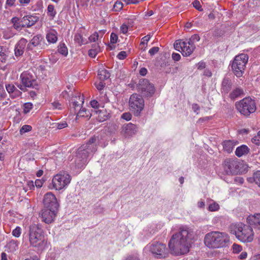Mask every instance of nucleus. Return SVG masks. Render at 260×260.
<instances>
[{"instance_id":"obj_34","label":"nucleus","mask_w":260,"mask_h":260,"mask_svg":"<svg viewBox=\"0 0 260 260\" xmlns=\"http://www.w3.org/2000/svg\"><path fill=\"white\" fill-rule=\"evenodd\" d=\"M74 41L79 46H81L82 45L85 44L87 43L86 40L84 39V38L80 33H77L75 35Z\"/></svg>"},{"instance_id":"obj_27","label":"nucleus","mask_w":260,"mask_h":260,"mask_svg":"<svg viewBox=\"0 0 260 260\" xmlns=\"http://www.w3.org/2000/svg\"><path fill=\"white\" fill-rule=\"evenodd\" d=\"M244 94V91L240 87H237L230 93L229 96L232 100H235L237 98Z\"/></svg>"},{"instance_id":"obj_56","label":"nucleus","mask_w":260,"mask_h":260,"mask_svg":"<svg viewBox=\"0 0 260 260\" xmlns=\"http://www.w3.org/2000/svg\"><path fill=\"white\" fill-rule=\"evenodd\" d=\"M51 105L54 109L60 110L61 109V105L58 102H54L51 103Z\"/></svg>"},{"instance_id":"obj_21","label":"nucleus","mask_w":260,"mask_h":260,"mask_svg":"<svg viewBox=\"0 0 260 260\" xmlns=\"http://www.w3.org/2000/svg\"><path fill=\"white\" fill-rule=\"evenodd\" d=\"M38 19L39 18L37 16L27 15L21 19V22L23 27H30L34 25Z\"/></svg>"},{"instance_id":"obj_23","label":"nucleus","mask_w":260,"mask_h":260,"mask_svg":"<svg viewBox=\"0 0 260 260\" xmlns=\"http://www.w3.org/2000/svg\"><path fill=\"white\" fill-rule=\"evenodd\" d=\"M92 112L98 114L97 119L100 122L104 121L110 117L109 113L105 109L99 110H92Z\"/></svg>"},{"instance_id":"obj_40","label":"nucleus","mask_w":260,"mask_h":260,"mask_svg":"<svg viewBox=\"0 0 260 260\" xmlns=\"http://www.w3.org/2000/svg\"><path fill=\"white\" fill-rule=\"evenodd\" d=\"M219 205L215 202H213L211 203L208 207L209 210L212 212L217 211L219 209Z\"/></svg>"},{"instance_id":"obj_32","label":"nucleus","mask_w":260,"mask_h":260,"mask_svg":"<svg viewBox=\"0 0 260 260\" xmlns=\"http://www.w3.org/2000/svg\"><path fill=\"white\" fill-rule=\"evenodd\" d=\"M100 51V47L98 44L92 45V48L88 51V55L90 57L94 58Z\"/></svg>"},{"instance_id":"obj_25","label":"nucleus","mask_w":260,"mask_h":260,"mask_svg":"<svg viewBox=\"0 0 260 260\" xmlns=\"http://www.w3.org/2000/svg\"><path fill=\"white\" fill-rule=\"evenodd\" d=\"M80 110L77 112L76 113V118L78 117H86L88 118V119L90 118L92 115V113H90V112L86 109L85 108H82V107L79 108Z\"/></svg>"},{"instance_id":"obj_51","label":"nucleus","mask_w":260,"mask_h":260,"mask_svg":"<svg viewBox=\"0 0 260 260\" xmlns=\"http://www.w3.org/2000/svg\"><path fill=\"white\" fill-rule=\"evenodd\" d=\"M16 0H7L6 3V8L15 6Z\"/></svg>"},{"instance_id":"obj_1","label":"nucleus","mask_w":260,"mask_h":260,"mask_svg":"<svg viewBox=\"0 0 260 260\" xmlns=\"http://www.w3.org/2000/svg\"><path fill=\"white\" fill-rule=\"evenodd\" d=\"M194 238L193 231L187 226H181L173 234L168 244L172 254L179 255L188 253Z\"/></svg>"},{"instance_id":"obj_2","label":"nucleus","mask_w":260,"mask_h":260,"mask_svg":"<svg viewBox=\"0 0 260 260\" xmlns=\"http://www.w3.org/2000/svg\"><path fill=\"white\" fill-rule=\"evenodd\" d=\"M96 138L95 136L91 137L86 143L83 144L78 149L75 162L78 169L83 168L87 164L89 155L96 151Z\"/></svg>"},{"instance_id":"obj_45","label":"nucleus","mask_w":260,"mask_h":260,"mask_svg":"<svg viewBox=\"0 0 260 260\" xmlns=\"http://www.w3.org/2000/svg\"><path fill=\"white\" fill-rule=\"evenodd\" d=\"M6 88L7 91L10 94V95L17 88L14 85L12 84H8L6 85Z\"/></svg>"},{"instance_id":"obj_14","label":"nucleus","mask_w":260,"mask_h":260,"mask_svg":"<svg viewBox=\"0 0 260 260\" xmlns=\"http://www.w3.org/2000/svg\"><path fill=\"white\" fill-rule=\"evenodd\" d=\"M224 171L226 174H237L239 171V163L231 159H225L223 164Z\"/></svg>"},{"instance_id":"obj_3","label":"nucleus","mask_w":260,"mask_h":260,"mask_svg":"<svg viewBox=\"0 0 260 260\" xmlns=\"http://www.w3.org/2000/svg\"><path fill=\"white\" fill-rule=\"evenodd\" d=\"M29 242L30 246L38 251H43L46 247L47 239L39 224H32L29 226Z\"/></svg>"},{"instance_id":"obj_48","label":"nucleus","mask_w":260,"mask_h":260,"mask_svg":"<svg viewBox=\"0 0 260 260\" xmlns=\"http://www.w3.org/2000/svg\"><path fill=\"white\" fill-rule=\"evenodd\" d=\"M193 7L198 10L200 11H203V9L202 8L201 5L200 4V3L198 0H195L192 3Z\"/></svg>"},{"instance_id":"obj_61","label":"nucleus","mask_w":260,"mask_h":260,"mask_svg":"<svg viewBox=\"0 0 260 260\" xmlns=\"http://www.w3.org/2000/svg\"><path fill=\"white\" fill-rule=\"evenodd\" d=\"M128 30V26L126 24H122L120 26V31L122 33L125 34L127 32Z\"/></svg>"},{"instance_id":"obj_64","label":"nucleus","mask_w":260,"mask_h":260,"mask_svg":"<svg viewBox=\"0 0 260 260\" xmlns=\"http://www.w3.org/2000/svg\"><path fill=\"white\" fill-rule=\"evenodd\" d=\"M124 260H140V259L136 255H129Z\"/></svg>"},{"instance_id":"obj_63","label":"nucleus","mask_w":260,"mask_h":260,"mask_svg":"<svg viewBox=\"0 0 260 260\" xmlns=\"http://www.w3.org/2000/svg\"><path fill=\"white\" fill-rule=\"evenodd\" d=\"M182 42H183L179 41V40H177L175 42L174 46V48H175L176 50H179V48L181 49L182 45L180 46V44H181V43H182Z\"/></svg>"},{"instance_id":"obj_35","label":"nucleus","mask_w":260,"mask_h":260,"mask_svg":"<svg viewBox=\"0 0 260 260\" xmlns=\"http://www.w3.org/2000/svg\"><path fill=\"white\" fill-rule=\"evenodd\" d=\"M7 247L9 251L13 252L18 249V242L15 240H11L7 244Z\"/></svg>"},{"instance_id":"obj_55","label":"nucleus","mask_w":260,"mask_h":260,"mask_svg":"<svg viewBox=\"0 0 260 260\" xmlns=\"http://www.w3.org/2000/svg\"><path fill=\"white\" fill-rule=\"evenodd\" d=\"M56 125L57 129H61L64 127H66L68 126V124L66 122H62L56 123Z\"/></svg>"},{"instance_id":"obj_50","label":"nucleus","mask_w":260,"mask_h":260,"mask_svg":"<svg viewBox=\"0 0 260 260\" xmlns=\"http://www.w3.org/2000/svg\"><path fill=\"white\" fill-rule=\"evenodd\" d=\"M121 118L127 121H129L132 119V114L129 112H125L122 114Z\"/></svg>"},{"instance_id":"obj_41","label":"nucleus","mask_w":260,"mask_h":260,"mask_svg":"<svg viewBox=\"0 0 260 260\" xmlns=\"http://www.w3.org/2000/svg\"><path fill=\"white\" fill-rule=\"evenodd\" d=\"M32 108V105L30 103H26L23 105V112L25 114L28 113Z\"/></svg>"},{"instance_id":"obj_4","label":"nucleus","mask_w":260,"mask_h":260,"mask_svg":"<svg viewBox=\"0 0 260 260\" xmlns=\"http://www.w3.org/2000/svg\"><path fill=\"white\" fill-rule=\"evenodd\" d=\"M204 242L209 248H223L229 244L230 237L225 233L213 231L206 235Z\"/></svg>"},{"instance_id":"obj_59","label":"nucleus","mask_w":260,"mask_h":260,"mask_svg":"<svg viewBox=\"0 0 260 260\" xmlns=\"http://www.w3.org/2000/svg\"><path fill=\"white\" fill-rule=\"evenodd\" d=\"M90 105L93 108L95 109V110L98 109L100 105L99 102L96 100L91 101L90 102Z\"/></svg>"},{"instance_id":"obj_5","label":"nucleus","mask_w":260,"mask_h":260,"mask_svg":"<svg viewBox=\"0 0 260 260\" xmlns=\"http://www.w3.org/2000/svg\"><path fill=\"white\" fill-rule=\"evenodd\" d=\"M230 233L235 235L236 238L243 243L251 242L253 240L254 233L250 225L242 222L232 224L229 228Z\"/></svg>"},{"instance_id":"obj_18","label":"nucleus","mask_w":260,"mask_h":260,"mask_svg":"<svg viewBox=\"0 0 260 260\" xmlns=\"http://www.w3.org/2000/svg\"><path fill=\"white\" fill-rule=\"evenodd\" d=\"M246 221L252 229L260 231V213L249 215L247 217Z\"/></svg>"},{"instance_id":"obj_17","label":"nucleus","mask_w":260,"mask_h":260,"mask_svg":"<svg viewBox=\"0 0 260 260\" xmlns=\"http://www.w3.org/2000/svg\"><path fill=\"white\" fill-rule=\"evenodd\" d=\"M57 211V210L45 208L42 212V220L48 224L52 222L56 215Z\"/></svg>"},{"instance_id":"obj_62","label":"nucleus","mask_w":260,"mask_h":260,"mask_svg":"<svg viewBox=\"0 0 260 260\" xmlns=\"http://www.w3.org/2000/svg\"><path fill=\"white\" fill-rule=\"evenodd\" d=\"M150 39V35H148L142 39L141 44L144 45L145 43H147Z\"/></svg>"},{"instance_id":"obj_30","label":"nucleus","mask_w":260,"mask_h":260,"mask_svg":"<svg viewBox=\"0 0 260 260\" xmlns=\"http://www.w3.org/2000/svg\"><path fill=\"white\" fill-rule=\"evenodd\" d=\"M249 151V149L246 145H242L237 148L235 151L236 155L238 157H241L243 155L247 154Z\"/></svg>"},{"instance_id":"obj_54","label":"nucleus","mask_w":260,"mask_h":260,"mask_svg":"<svg viewBox=\"0 0 260 260\" xmlns=\"http://www.w3.org/2000/svg\"><path fill=\"white\" fill-rule=\"evenodd\" d=\"M251 142L257 145H260V137L257 135L252 138Z\"/></svg>"},{"instance_id":"obj_9","label":"nucleus","mask_w":260,"mask_h":260,"mask_svg":"<svg viewBox=\"0 0 260 260\" xmlns=\"http://www.w3.org/2000/svg\"><path fill=\"white\" fill-rule=\"evenodd\" d=\"M145 249L149 251L157 258H165L168 254L166 245L157 241L149 243L145 247Z\"/></svg>"},{"instance_id":"obj_38","label":"nucleus","mask_w":260,"mask_h":260,"mask_svg":"<svg viewBox=\"0 0 260 260\" xmlns=\"http://www.w3.org/2000/svg\"><path fill=\"white\" fill-rule=\"evenodd\" d=\"M58 51L60 54H61L64 56H67L68 54V49L64 44H62L59 45Z\"/></svg>"},{"instance_id":"obj_19","label":"nucleus","mask_w":260,"mask_h":260,"mask_svg":"<svg viewBox=\"0 0 260 260\" xmlns=\"http://www.w3.org/2000/svg\"><path fill=\"white\" fill-rule=\"evenodd\" d=\"M138 126L132 123L125 124L122 126L121 134L125 137L132 136L138 132Z\"/></svg>"},{"instance_id":"obj_57","label":"nucleus","mask_w":260,"mask_h":260,"mask_svg":"<svg viewBox=\"0 0 260 260\" xmlns=\"http://www.w3.org/2000/svg\"><path fill=\"white\" fill-rule=\"evenodd\" d=\"M95 86H96V88L99 90H102V89H103L104 87H105V83H104L103 82V81H101L98 83H95Z\"/></svg>"},{"instance_id":"obj_33","label":"nucleus","mask_w":260,"mask_h":260,"mask_svg":"<svg viewBox=\"0 0 260 260\" xmlns=\"http://www.w3.org/2000/svg\"><path fill=\"white\" fill-rule=\"evenodd\" d=\"M57 14L56 11L54 9L53 5L50 4L48 6L47 9V14L49 17L50 20H53Z\"/></svg>"},{"instance_id":"obj_6","label":"nucleus","mask_w":260,"mask_h":260,"mask_svg":"<svg viewBox=\"0 0 260 260\" xmlns=\"http://www.w3.org/2000/svg\"><path fill=\"white\" fill-rule=\"evenodd\" d=\"M236 107L241 114L246 116L254 113L256 109L254 100L250 97L245 98L236 103Z\"/></svg>"},{"instance_id":"obj_12","label":"nucleus","mask_w":260,"mask_h":260,"mask_svg":"<svg viewBox=\"0 0 260 260\" xmlns=\"http://www.w3.org/2000/svg\"><path fill=\"white\" fill-rule=\"evenodd\" d=\"M20 79L22 84L28 88H36L38 85L36 76L28 71L23 72Z\"/></svg>"},{"instance_id":"obj_8","label":"nucleus","mask_w":260,"mask_h":260,"mask_svg":"<svg viewBox=\"0 0 260 260\" xmlns=\"http://www.w3.org/2000/svg\"><path fill=\"white\" fill-rule=\"evenodd\" d=\"M71 177L66 172H60L55 175L52 180V183L49 186L51 189L60 190L66 187L70 182Z\"/></svg>"},{"instance_id":"obj_16","label":"nucleus","mask_w":260,"mask_h":260,"mask_svg":"<svg viewBox=\"0 0 260 260\" xmlns=\"http://www.w3.org/2000/svg\"><path fill=\"white\" fill-rule=\"evenodd\" d=\"M42 40V37L41 35L34 36L27 44V49L35 52H40L45 46V44L41 43Z\"/></svg>"},{"instance_id":"obj_10","label":"nucleus","mask_w":260,"mask_h":260,"mask_svg":"<svg viewBox=\"0 0 260 260\" xmlns=\"http://www.w3.org/2000/svg\"><path fill=\"white\" fill-rule=\"evenodd\" d=\"M129 106L134 115L138 116L144 109V100L141 95L137 93L133 94L129 100Z\"/></svg>"},{"instance_id":"obj_22","label":"nucleus","mask_w":260,"mask_h":260,"mask_svg":"<svg viewBox=\"0 0 260 260\" xmlns=\"http://www.w3.org/2000/svg\"><path fill=\"white\" fill-rule=\"evenodd\" d=\"M26 42L27 41L25 39H21L18 42L15 48V55L16 56H20L23 54Z\"/></svg>"},{"instance_id":"obj_58","label":"nucleus","mask_w":260,"mask_h":260,"mask_svg":"<svg viewBox=\"0 0 260 260\" xmlns=\"http://www.w3.org/2000/svg\"><path fill=\"white\" fill-rule=\"evenodd\" d=\"M117 57L119 59H124L126 57V53L124 51H121L118 54Z\"/></svg>"},{"instance_id":"obj_49","label":"nucleus","mask_w":260,"mask_h":260,"mask_svg":"<svg viewBox=\"0 0 260 260\" xmlns=\"http://www.w3.org/2000/svg\"><path fill=\"white\" fill-rule=\"evenodd\" d=\"M22 94V92L19 90L17 88H16L14 91L10 95L11 97L13 99L20 96Z\"/></svg>"},{"instance_id":"obj_46","label":"nucleus","mask_w":260,"mask_h":260,"mask_svg":"<svg viewBox=\"0 0 260 260\" xmlns=\"http://www.w3.org/2000/svg\"><path fill=\"white\" fill-rule=\"evenodd\" d=\"M99 34L97 32H95L92 35H91L89 38V41L91 42H95L96 40H98Z\"/></svg>"},{"instance_id":"obj_42","label":"nucleus","mask_w":260,"mask_h":260,"mask_svg":"<svg viewBox=\"0 0 260 260\" xmlns=\"http://www.w3.org/2000/svg\"><path fill=\"white\" fill-rule=\"evenodd\" d=\"M31 126L29 125H24L22 126L20 129V134H23L25 133L28 132L31 130Z\"/></svg>"},{"instance_id":"obj_37","label":"nucleus","mask_w":260,"mask_h":260,"mask_svg":"<svg viewBox=\"0 0 260 260\" xmlns=\"http://www.w3.org/2000/svg\"><path fill=\"white\" fill-rule=\"evenodd\" d=\"M0 56L1 57V61L2 62H5L7 57V55L6 54V49L1 46H0Z\"/></svg>"},{"instance_id":"obj_36","label":"nucleus","mask_w":260,"mask_h":260,"mask_svg":"<svg viewBox=\"0 0 260 260\" xmlns=\"http://www.w3.org/2000/svg\"><path fill=\"white\" fill-rule=\"evenodd\" d=\"M11 22L13 24V27L16 29H20L23 27L20 20L18 17H15L11 19Z\"/></svg>"},{"instance_id":"obj_47","label":"nucleus","mask_w":260,"mask_h":260,"mask_svg":"<svg viewBox=\"0 0 260 260\" xmlns=\"http://www.w3.org/2000/svg\"><path fill=\"white\" fill-rule=\"evenodd\" d=\"M118 40V36L115 33H111L110 36V42L112 44H115L117 43Z\"/></svg>"},{"instance_id":"obj_13","label":"nucleus","mask_w":260,"mask_h":260,"mask_svg":"<svg viewBox=\"0 0 260 260\" xmlns=\"http://www.w3.org/2000/svg\"><path fill=\"white\" fill-rule=\"evenodd\" d=\"M69 99L70 109L71 113L76 114L78 109L80 108L84 102V99L80 95V93H76Z\"/></svg>"},{"instance_id":"obj_60","label":"nucleus","mask_w":260,"mask_h":260,"mask_svg":"<svg viewBox=\"0 0 260 260\" xmlns=\"http://www.w3.org/2000/svg\"><path fill=\"white\" fill-rule=\"evenodd\" d=\"M173 59L175 61H179L180 59L181 56L179 54L177 53H173L172 55Z\"/></svg>"},{"instance_id":"obj_15","label":"nucleus","mask_w":260,"mask_h":260,"mask_svg":"<svg viewBox=\"0 0 260 260\" xmlns=\"http://www.w3.org/2000/svg\"><path fill=\"white\" fill-rule=\"evenodd\" d=\"M43 203L46 208L57 210L59 207V203L55 196L51 192H48L44 195Z\"/></svg>"},{"instance_id":"obj_26","label":"nucleus","mask_w":260,"mask_h":260,"mask_svg":"<svg viewBox=\"0 0 260 260\" xmlns=\"http://www.w3.org/2000/svg\"><path fill=\"white\" fill-rule=\"evenodd\" d=\"M236 143L231 140L224 141L222 143V146L224 151L230 153L232 152L234 146L236 145Z\"/></svg>"},{"instance_id":"obj_28","label":"nucleus","mask_w":260,"mask_h":260,"mask_svg":"<svg viewBox=\"0 0 260 260\" xmlns=\"http://www.w3.org/2000/svg\"><path fill=\"white\" fill-rule=\"evenodd\" d=\"M98 76L101 81H104L110 77V73L104 68H100L98 71Z\"/></svg>"},{"instance_id":"obj_43","label":"nucleus","mask_w":260,"mask_h":260,"mask_svg":"<svg viewBox=\"0 0 260 260\" xmlns=\"http://www.w3.org/2000/svg\"><path fill=\"white\" fill-rule=\"evenodd\" d=\"M21 233V229L19 226H17L13 231L12 235L15 237H19Z\"/></svg>"},{"instance_id":"obj_44","label":"nucleus","mask_w":260,"mask_h":260,"mask_svg":"<svg viewBox=\"0 0 260 260\" xmlns=\"http://www.w3.org/2000/svg\"><path fill=\"white\" fill-rule=\"evenodd\" d=\"M233 252L238 253L242 251V248L241 245L235 243L233 245Z\"/></svg>"},{"instance_id":"obj_53","label":"nucleus","mask_w":260,"mask_h":260,"mask_svg":"<svg viewBox=\"0 0 260 260\" xmlns=\"http://www.w3.org/2000/svg\"><path fill=\"white\" fill-rule=\"evenodd\" d=\"M159 51V48L158 47H153L151 48L149 51V53L151 56L154 55L155 54L157 53Z\"/></svg>"},{"instance_id":"obj_20","label":"nucleus","mask_w":260,"mask_h":260,"mask_svg":"<svg viewBox=\"0 0 260 260\" xmlns=\"http://www.w3.org/2000/svg\"><path fill=\"white\" fill-rule=\"evenodd\" d=\"M181 46L182 54L184 56H189L194 51L196 47L193 43L190 42H183L180 44Z\"/></svg>"},{"instance_id":"obj_24","label":"nucleus","mask_w":260,"mask_h":260,"mask_svg":"<svg viewBox=\"0 0 260 260\" xmlns=\"http://www.w3.org/2000/svg\"><path fill=\"white\" fill-rule=\"evenodd\" d=\"M232 83L231 80L228 78H224L221 84V92L224 93H228L231 89Z\"/></svg>"},{"instance_id":"obj_7","label":"nucleus","mask_w":260,"mask_h":260,"mask_svg":"<svg viewBox=\"0 0 260 260\" xmlns=\"http://www.w3.org/2000/svg\"><path fill=\"white\" fill-rule=\"evenodd\" d=\"M248 60V56L246 54H240L235 57L232 69L234 75L237 77L242 76Z\"/></svg>"},{"instance_id":"obj_39","label":"nucleus","mask_w":260,"mask_h":260,"mask_svg":"<svg viewBox=\"0 0 260 260\" xmlns=\"http://www.w3.org/2000/svg\"><path fill=\"white\" fill-rule=\"evenodd\" d=\"M123 8V4L121 2L117 1L114 6H113V9L115 11H120Z\"/></svg>"},{"instance_id":"obj_29","label":"nucleus","mask_w":260,"mask_h":260,"mask_svg":"<svg viewBox=\"0 0 260 260\" xmlns=\"http://www.w3.org/2000/svg\"><path fill=\"white\" fill-rule=\"evenodd\" d=\"M247 181L250 183L254 182L260 187V171H257L254 172L252 177L247 178Z\"/></svg>"},{"instance_id":"obj_31","label":"nucleus","mask_w":260,"mask_h":260,"mask_svg":"<svg viewBox=\"0 0 260 260\" xmlns=\"http://www.w3.org/2000/svg\"><path fill=\"white\" fill-rule=\"evenodd\" d=\"M46 39L50 43H55L57 40V32L54 30L49 32L46 35Z\"/></svg>"},{"instance_id":"obj_52","label":"nucleus","mask_w":260,"mask_h":260,"mask_svg":"<svg viewBox=\"0 0 260 260\" xmlns=\"http://www.w3.org/2000/svg\"><path fill=\"white\" fill-rule=\"evenodd\" d=\"M200 40V37L198 35L195 34L191 36L189 41L188 42H190V43H193L194 41H199Z\"/></svg>"},{"instance_id":"obj_11","label":"nucleus","mask_w":260,"mask_h":260,"mask_svg":"<svg viewBox=\"0 0 260 260\" xmlns=\"http://www.w3.org/2000/svg\"><path fill=\"white\" fill-rule=\"evenodd\" d=\"M137 90L146 97L151 96L155 92L154 85L146 79H141L137 84Z\"/></svg>"}]
</instances>
